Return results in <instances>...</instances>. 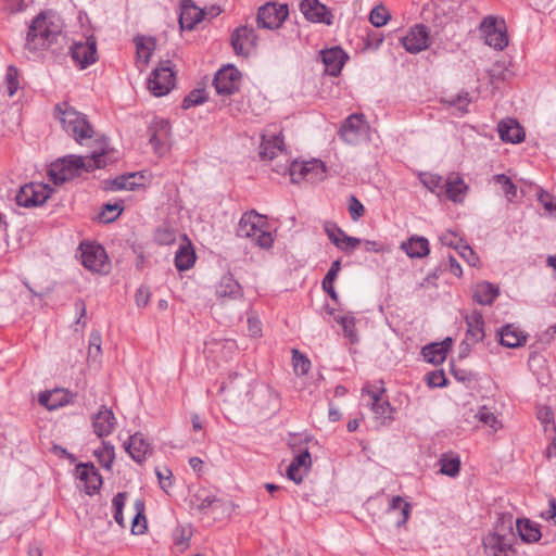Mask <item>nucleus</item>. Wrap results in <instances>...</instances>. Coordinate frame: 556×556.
Masks as SVG:
<instances>
[{"label": "nucleus", "mask_w": 556, "mask_h": 556, "mask_svg": "<svg viewBox=\"0 0 556 556\" xmlns=\"http://www.w3.org/2000/svg\"><path fill=\"white\" fill-rule=\"evenodd\" d=\"M440 241L443 245L454 248L458 250L462 243V239L457 237L453 231H445L440 236Z\"/></svg>", "instance_id": "obj_62"}, {"label": "nucleus", "mask_w": 556, "mask_h": 556, "mask_svg": "<svg viewBox=\"0 0 556 556\" xmlns=\"http://www.w3.org/2000/svg\"><path fill=\"white\" fill-rule=\"evenodd\" d=\"M466 418H467V420H470V418H473L475 420L479 421L483 426L490 427L494 431H496L497 429H500L502 427V424L495 416L494 412L485 405L479 406L476 410L471 409L470 412L467 413Z\"/></svg>", "instance_id": "obj_33"}, {"label": "nucleus", "mask_w": 556, "mask_h": 556, "mask_svg": "<svg viewBox=\"0 0 556 556\" xmlns=\"http://www.w3.org/2000/svg\"><path fill=\"white\" fill-rule=\"evenodd\" d=\"M369 126L363 115H350L340 128V137L349 144H358L368 137Z\"/></svg>", "instance_id": "obj_11"}, {"label": "nucleus", "mask_w": 556, "mask_h": 556, "mask_svg": "<svg viewBox=\"0 0 556 556\" xmlns=\"http://www.w3.org/2000/svg\"><path fill=\"white\" fill-rule=\"evenodd\" d=\"M325 231L329 240L344 252H352L362 243L361 239L348 236L341 228L334 225H327Z\"/></svg>", "instance_id": "obj_21"}, {"label": "nucleus", "mask_w": 556, "mask_h": 556, "mask_svg": "<svg viewBox=\"0 0 556 556\" xmlns=\"http://www.w3.org/2000/svg\"><path fill=\"white\" fill-rule=\"evenodd\" d=\"M94 456L105 469L110 470L115 458L114 446L102 442V446L94 451Z\"/></svg>", "instance_id": "obj_48"}, {"label": "nucleus", "mask_w": 556, "mask_h": 556, "mask_svg": "<svg viewBox=\"0 0 556 556\" xmlns=\"http://www.w3.org/2000/svg\"><path fill=\"white\" fill-rule=\"evenodd\" d=\"M116 422L114 413L106 406H102L100 410L92 416L93 432L99 438L108 437L115 429Z\"/></svg>", "instance_id": "obj_19"}, {"label": "nucleus", "mask_w": 556, "mask_h": 556, "mask_svg": "<svg viewBox=\"0 0 556 556\" xmlns=\"http://www.w3.org/2000/svg\"><path fill=\"white\" fill-rule=\"evenodd\" d=\"M206 100L205 91L195 89L191 91L182 101V109L187 110L192 106L202 104Z\"/></svg>", "instance_id": "obj_56"}, {"label": "nucleus", "mask_w": 556, "mask_h": 556, "mask_svg": "<svg viewBox=\"0 0 556 556\" xmlns=\"http://www.w3.org/2000/svg\"><path fill=\"white\" fill-rule=\"evenodd\" d=\"M71 55L80 68H86L97 61V45L93 39H87L85 42H75L71 47Z\"/></svg>", "instance_id": "obj_16"}, {"label": "nucleus", "mask_w": 556, "mask_h": 556, "mask_svg": "<svg viewBox=\"0 0 556 556\" xmlns=\"http://www.w3.org/2000/svg\"><path fill=\"white\" fill-rule=\"evenodd\" d=\"M492 180L502 187L503 192L509 202L517 197L516 185L505 174H496L492 177Z\"/></svg>", "instance_id": "obj_49"}, {"label": "nucleus", "mask_w": 556, "mask_h": 556, "mask_svg": "<svg viewBox=\"0 0 556 556\" xmlns=\"http://www.w3.org/2000/svg\"><path fill=\"white\" fill-rule=\"evenodd\" d=\"M52 189L41 182H31L20 188L15 195L17 205L24 207H34L42 205L49 198Z\"/></svg>", "instance_id": "obj_10"}, {"label": "nucleus", "mask_w": 556, "mask_h": 556, "mask_svg": "<svg viewBox=\"0 0 556 556\" xmlns=\"http://www.w3.org/2000/svg\"><path fill=\"white\" fill-rule=\"evenodd\" d=\"M468 186L457 174H451L444 184L443 194L454 203H462Z\"/></svg>", "instance_id": "obj_27"}, {"label": "nucleus", "mask_w": 556, "mask_h": 556, "mask_svg": "<svg viewBox=\"0 0 556 556\" xmlns=\"http://www.w3.org/2000/svg\"><path fill=\"white\" fill-rule=\"evenodd\" d=\"M54 116L59 119L65 132L71 135L79 144L92 138L94 131L87 116L68 103L58 104L54 109Z\"/></svg>", "instance_id": "obj_3"}, {"label": "nucleus", "mask_w": 556, "mask_h": 556, "mask_svg": "<svg viewBox=\"0 0 556 556\" xmlns=\"http://www.w3.org/2000/svg\"><path fill=\"white\" fill-rule=\"evenodd\" d=\"M122 212H123V206L121 204L108 203L103 206V210L101 212V218L105 223H110V222H113L114 219H116L121 215Z\"/></svg>", "instance_id": "obj_58"}, {"label": "nucleus", "mask_w": 556, "mask_h": 556, "mask_svg": "<svg viewBox=\"0 0 556 556\" xmlns=\"http://www.w3.org/2000/svg\"><path fill=\"white\" fill-rule=\"evenodd\" d=\"M155 475L157 477L162 490L168 492L169 488H172L173 485V473L170 469H168L167 467H157L155 469Z\"/></svg>", "instance_id": "obj_57"}, {"label": "nucleus", "mask_w": 556, "mask_h": 556, "mask_svg": "<svg viewBox=\"0 0 556 556\" xmlns=\"http://www.w3.org/2000/svg\"><path fill=\"white\" fill-rule=\"evenodd\" d=\"M216 295L219 299L236 300L242 298V288L231 275H225L216 286Z\"/></svg>", "instance_id": "obj_29"}, {"label": "nucleus", "mask_w": 556, "mask_h": 556, "mask_svg": "<svg viewBox=\"0 0 556 556\" xmlns=\"http://www.w3.org/2000/svg\"><path fill=\"white\" fill-rule=\"evenodd\" d=\"M420 182L437 197L443 194L444 185L442 176L432 173H419L418 175Z\"/></svg>", "instance_id": "obj_43"}, {"label": "nucleus", "mask_w": 556, "mask_h": 556, "mask_svg": "<svg viewBox=\"0 0 556 556\" xmlns=\"http://www.w3.org/2000/svg\"><path fill=\"white\" fill-rule=\"evenodd\" d=\"M451 346L452 339L446 338L440 343H430L426 345L421 353L426 362L438 365L444 362Z\"/></svg>", "instance_id": "obj_28"}, {"label": "nucleus", "mask_w": 556, "mask_h": 556, "mask_svg": "<svg viewBox=\"0 0 556 556\" xmlns=\"http://www.w3.org/2000/svg\"><path fill=\"white\" fill-rule=\"evenodd\" d=\"M312 466V458L308 451L299 453L287 468V477L300 484Z\"/></svg>", "instance_id": "obj_20"}, {"label": "nucleus", "mask_w": 556, "mask_h": 556, "mask_svg": "<svg viewBox=\"0 0 556 556\" xmlns=\"http://www.w3.org/2000/svg\"><path fill=\"white\" fill-rule=\"evenodd\" d=\"M136 515L131 521L132 534H142L147 529V519L144 516V503L141 500H137L134 504Z\"/></svg>", "instance_id": "obj_45"}, {"label": "nucleus", "mask_w": 556, "mask_h": 556, "mask_svg": "<svg viewBox=\"0 0 556 556\" xmlns=\"http://www.w3.org/2000/svg\"><path fill=\"white\" fill-rule=\"evenodd\" d=\"M498 135L504 142L519 143L525 140V131L514 118H506L498 123Z\"/></svg>", "instance_id": "obj_24"}, {"label": "nucleus", "mask_w": 556, "mask_h": 556, "mask_svg": "<svg viewBox=\"0 0 556 556\" xmlns=\"http://www.w3.org/2000/svg\"><path fill=\"white\" fill-rule=\"evenodd\" d=\"M76 473L77 478L84 482V489L87 494L92 495L99 491L102 478L93 465L79 464L76 468Z\"/></svg>", "instance_id": "obj_22"}, {"label": "nucleus", "mask_w": 556, "mask_h": 556, "mask_svg": "<svg viewBox=\"0 0 556 556\" xmlns=\"http://www.w3.org/2000/svg\"><path fill=\"white\" fill-rule=\"evenodd\" d=\"M479 29L484 43L489 47L502 51L508 46V36L503 20L486 16L482 20Z\"/></svg>", "instance_id": "obj_7"}, {"label": "nucleus", "mask_w": 556, "mask_h": 556, "mask_svg": "<svg viewBox=\"0 0 556 556\" xmlns=\"http://www.w3.org/2000/svg\"><path fill=\"white\" fill-rule=\"evenodd\" d=\"M429 29L421 24L413 26L401 39L405 50L413 54L426 50L429 47Z\"/></svg>", "instance_id": "obj_15"}, {"label": "nucleus", "mask_w": 556, "mask_h": 556, "mask_svg": "<svg viewBox=\"0 0 556 556\" xmlns=\"http://www.w3.org/2000/svg\"><path fill=\"white\" fill-rule=\"evenodd\" d=\"M391 18V14L388 11V9L382 5H376L369 13V22L375 27H382L384 26Z\"/></svg>", "instance_id": "obj_51"}, {"label": "nucleus", "mask_w": 556, "mask_h": 556, "mask_svg": "<svg viewBox=\"0 0 556 556\" xmlns=\"http://www.w3.org/2000/svg\"><path fill=\"white\" fill-rule=\"evenodd\" d=\"M154 43L151 40L139 39L136 41L138 64L146 66L152 55Z\"/></svg>", "instance_id": "obj_50"}, {"label": "nucleus", "mask_w": 556, "mask_h": 556, "mask_svg": "<svg viewBox=\"0 0 556 556\" xmlns=\"http://www.w3.org/2000/svg\"><path fill=\"white\" fill-rule=\"evenodd\" d=\"M290 179L294 184L303 180L317 184L326 178V166L320 160H312L307 162L294 161L289 166Z\"/></svg>", "instance_id": "obj_5"}, {"label": "nucleus", "mask_w": 556, "mask_h": 556, "mask_svg": "<svg viewBox=\"0 0 556 556\" xmlns=\"http://www.w3.org/2000/svg\"><path fill=\"white\" fill-rule=\"evenodd\" d=\"M483 547L486 556H509L511 552L509 540L497 533H489L483 539Z\"/></svg>", "instance_id": "obj_23"}, {"label": "nucleus", "mask_w": 556, "mask_h": 556, "mask_svg": "<svg viewBox=\"0 0 556 556\" xmlns=\"http://www.w3.org/2000/svg\"><path fill=\"white\" fill-rule=\"evenodd\" d=\"M7 91L10 97H13L20 89V74L16 67L10 65L5 73Z\"/></svg>", "instance_id": "obj_52"}, {"label": "nucleus", "mask_w": 556, "mask_h": 556, "mask_svg": "<svg viewBox=\"0 0 556 556\" xmlns=\"http://www.w3.org/2000/svg\"><path fill=\"white\" fill-rule=\"evenodd\" d=\"M497 334L500 337V343L509 349L522 346L527 341L525 332L511 324L503 326Z\"/></svg>", "instance_id": "obj_26"}, {"label": "nucleus", "mask_w": 556, "mask_h": 556, "mask_svg": "<svg viewBox=\"0 0 556 556\" xmlns=\"http://www.w3.org/2000/svg\"><path fill=\"white\" fill-rule=\"evenodd\" d=\"M241 73L233 66L227 65L220 68L214 77L213 85L220 96H230L239 90Z\"/></svg>", "instance_id": "obj_13"}, {"label": "nucleus", "mask_w": 556, "mask_h": 556, "mask_svg": "<svg viewBox=\"0 0 556 556\" xmlns=\"http://www.w3.org/2000/svg\"><path fill=\"white\" fill-rule=\"evenodd\" d=\"M140 177L137 174H128L122 175L113 179L110 184V188L114 191L117 190H134L137 186L140 185L138 181Z\"/></svg>", "instance_id": "obj_46"}, {"label": "nucleus", "mask_w": 556, "mask_h": 556, "mask_svg": "<svg viewBox=\"0 0 556 556\" xmlns=\"http://www.w3.org/2000/svg\"><path fill=\"white\" fill-rule=\"evenodd\" d=\"M283 141L279 136H273L271 138L263 137L260 155L263 159L273 160L278 153L282 152Z\"/></svg>", "instance_id": "obj_41"}, {"label": "nucleus", "mask_w": 556, "mask_h": 556, "mask_svg": "<svg viewBox=\"0 0 556 556\" xmlns=\"http://www.w3.org/2000/svg\"><path fill=\"white\" fill-rule=\"evenodd\" d=\"M516 529L520 539L526 543L538 542L542 536L540 526L530 519H518Z\"/></svg>", "instance_id": "obj_35"}, {"label": "nucleus", "mask_w": 556, "mask_h": 556, "mask_svg": "<svg viewBox=\"0 0 556 556\" xmlns=\"http://www.w3.org/2000/svg\"><path fill=\"white\" fill-rule=\"evenodd\" d=\"M254 38L253 30L247 27L238 28L231 37V43L237 54H247L248 45Z\"/></svg>", "instance_id": "obj_40"}, {"label": "nucleus", "mask_w": 556, "mask_h": 556, "mask_svg": "<svg viewBox=\"0 0 556 556\" xmlns=\"http://www.w3.org/2000/svg\"><path fill=\"white\" fill-rule=\"evenodd\" d=\"M292 361L294 371L298 375H306L308 372L311 368V362L305 355L301 354L298 350L292 351Z\"/></svg>", "instance_id": "obj_54"}, {"label": "nucleus", "mask_w": 556, "mask_h": 556, "mask_svg": "<svg viewBox=\"0 0 556 556\" xmlns=\"http://www.w3.org/2000/svg\"><path fill=\"white\" fill-rule=\"evenodd\" d=\"M334 320L342 327L343 332L349 340L354 343L357 341L355 332V318L352 314L334 315Z\"/></svg>", "instance_id": "obj_47"}, {"label": "nucleus", "mask_w": 556, "mask_h": 556, "mask_svg": "<svg viewBox=\"0 0 556 556\" xmlns=\"http://www.w3.org/2000/svg\"><path fill=\"white\" fill-rule=\"evenodd\" d=\"M108 149V142L101 140L99 149L90 155L78 156L67 155L52 163L49 168V176L55 184H62L79 176L83 172H90L106 165L104 154Z\"/></svg>", "instance_id": "obj_2"}, {"label": "nucleus", "mask_w": 556, "mask_h": 556, "mask_svg": "<svg viewBox=\"0 0 556 556\" xmlns=\"http://www.w3.org/2000/svg\"><path fill=\"white\" fill-rule=\"evenodd\" d=\"M150 143L156 154L163 155L167 151L170 135V125L164 118H154L149 127Z\"/></svg>", "instance_id": "obj_14"}, {"label": "nucleus", "mask_w": 556, "mask_h": 556, "mask_svg": "<svg viewBox=\"0 0 556 556\" xmlns=\"http://www.w3.org/2000/svg\"><path fill=\"white\" fill-rule=\"evenodd\" d=\"M459 255L470 265L476 266L479 262V257L477 256L476 252L466 244H460L459 249L457 250Z\"/></svg>", "instance_id": "obj_63"}, {"label": "nucleus", "mask_w": 556, "mask_h": 556, "mask_svg": "<svg viewBox=\"0 0 556 556\" xmlns=\"http://www.w3.org/2000/svg\"><path fill=\"white\" fill-rule=\"evenodd\" d=\"M288 15L289 9L287 4L267 3L258 10L257 25L266 29H277Z\"/></svg>", "instance_id": "obj_12"}, {"label": "nucleus", "mask_w": 556, "mask_h": 556, "mask_svg": "<svg viewBox=\"0 0 556 556\" xmlns=\"http://www.w3.org/2000/svg\"><path fill=\"white\" fill-rule=\"evenodd\" d=\"M126 502V493L119 492L112 500V506L114 509V520L122 527L125 528V520L123 516V508Z\"/></svg>", "instance_id": "obj_53"}, {"label": "nucleus", "mask_w": 556, "mask_h": 556, "mask_svg": "<svg viewBox=\"0 0 556 556\" xmlns=\"http://www.w3.org/2000/svg\"><path fill=\"white\" fill-rule=\"evenodd\" d=\"M388 513L390 515L399 514L400 518L396 520V526L401 527L407 521L409 517L410 505L401 496H393L390 501Z\"/></svg>", "instance_id": "obj_42"}, {"label": "nucleus", "mask_w": 556, "mask_h": 556, "mask_svg": "<svg viewBox=\"0 0 556 556\" xmlns=\"http://www.w3.org/2000/svg\"><path fill=\"white\" fill-rule=\"evenodd\" d=\"M301 12L306 20L314 23L332 24V15L318 0H302L300 4Z\"/></svg>", "instance_id": "obj_17"}, {"label": "nucleus", "mask_w": 556, "mask_h": 556, "mask_svg": "<svg viewBox=\"0 0 556 556\" xmlns=\"http://www.w3.org/2000/svg\"><path fill=\"white\" fill-rule=\"evenodd\" d=\"M349 212H350L351 218L354 222H357L365 213L364 205L354 195H351L349 199Z\"/></svg>", "instance_id": "obj_60"}, {"label": "nucleus", "mask_w": 556, "mask_h": 556, "mask_svg": "<svg viewBox=\"0 0 556 556\" xmlns=\"http://www.w3.org/2000/svg\"><path fill=\"white\" fill-rule=\"evenodd\" d=\"M237 236L250 239L262 249H269L274 242L265 217L254 211L247 212L241 216L237 228Z\"/></svg>", "instance_id": "obj_4"}, {"label": "nucleus", "mask_w": 556, "mask_h": 556, "mask_svg": "<svg viewBox=\"0 0 556 556\" xmlns=\"http://www.w3.org/2000/svg\"><path fill=\"white\" fill-rule=\"evenodd\" d=\"M148 89L155 97H163L175 87V73L169 60L162 61L148 78Z\"/></svg>", "instance_id": "obj_6"}, {"label": "nucleus", "mask_w": 556, "mask_h": 556, "mask_svg": "<svg viewBox=\"0 0 556 556\" xmlns=\"http://www.w3.org/2000/svg\"><path fill=\"white\" fill-rule=\"evenodd\" d=\"M63 21L56 12H40L28 27L25 48L33 53L49 49L63 38Z\"/></svg>", "instance_id": "obj_1"}, {"label": "nucleus", "mask_w": 556, "mask_h": 556, "mask_svg": "<svg viewBox=\"0 0 556 556\" xmlns=\"http://www.w3.org/2000/svg\"><path fill=\"white\" fill-rule=\"evenodd\" d=\"M340 269H341V261L340 260L333 261L331 263V266H330L328 273L326 274V276L323 279V282H326L328 285L334 283L337 277L340 273Z\"/></svg>", "instance_id": "obj_64"}, {"label": "nucleus", "mask_w": 556, "mask_h": 556, "mask_svg": "<svg viewBox=\"0 0 556 556\" xmlns=\"http://www.w3.org/2000/svg\"><path fill=\"white\" fill-rule=\"evenodd\" d=\"M465 321L467 325L466 338L470 340L471 343H478L482 341L484 338L483 331V317L482 314L478 311H473L470 314L465 316Z\"/></svg>", "instance_id": "obj_30"}, {"label": "nucleus", "mask_w": 556, "mask_h": 556, "mask_svg": "<svg viewBox=\"0 0 556 556\" xmlns=\"http://www.w3.org/2000/svg\"><path fill=\"white\" fill-rule=\"evenodd\" d=\"M321 59L325 65V72L331 76H337L341 73L346 54L341 48L336 47L323 51Z\"/></svg>", "instance_id": "obj_25"}, {"label": "nucleus", "mask_w": 556, "mask_h": 556, "mask_svg": "<svg viewBox=\"0 0 556 556\" xmlns=\"http://www.w3.org/2000/svg\"><path fill=\"white\" fill-rule=\"evenodd\" d=\"M383 392L382 382H380V386H366L362 390L363 401L371 407L376 417L382 419L384 424L386 420H392L393 408L389 401L383 399Z\"/></svg>", "instance_id": "obj_9"}, {"label": "nucleus", "mask_w": 556, "mask_h": 556, "mask_svg": "<svg viewBox=\"0 0 556 556\" xmlns=\"http://www.w3.org/2000/svg\"><path fill=\"white\" fill-rule=\"evenodd\" d=\"M426 380L428 386L432 388H442L446 386L447 382L443 370H434L429 372Z\"/></svg>", "instance_id": "obj_61"}, {"label": "nucleus", "mask_w": 556, "mask_h": 556, "mask_svg": "<svg viewBox=\"0 0 556 556\" xmlns=\"http://www.w3.org/2000/svg\"><path fill=\"white\" fill-rule=\"evenodd\" d=\"M219 391L222 393L228 392L230 395L241 396V394L249 392V382L238 372H233L222 383Z\"/></svg>", "instance_id": "obj_36"}, {"label": "nucleus", "mask_w": 556, "mask_h": 556, "mask_svg": "<svg viewBox=\"0 0 556 556\" xmlns=\"http://www.w3.org/2000/svg\"><path fill=\"white\" fill-rule=\"evenodd\" d=\"M203 11L191 3H184L179 15L181 29L191 30L202 18Z\"/></svg>", "instance_id": "obj_34"}, {"label": "nucleus", "mask_w": 556, "mask_h": 556, "mask_svg": "<svg viewBox=\"0 0 556 556\" xmlns=\"http://www.w3.org/2000/svg\"><path fill=\"white\" fill-rule=\"evenodd\" d=\"M440 466V473L455 478L459 475L460 470V458L455 453H443L438 460Z\"/></svg>", "instance_id": "obj_39"}, {"label": "nucleus", "mask_w": 556, "mask_h": 556, "mask_svg": "<svg viewBox=\"0 0 556 556\" xmlns=\"http://www.w3.org/2000/svg\"><path fill=\"white\" fill-rule=\"evenodd\" d=\"M39 403L50 410L56 409L70 403V394L63 390H53L39 394Z\"/></svg>", "instance_id": "obj_37"}, {"label": "nucleus", "mask_w": 556, "mask_h": 556, "mask_svg": "<svg viewBox=\"0 0 556 556\" xmlns=\"http://www.w3.org/2000/svg\"><path fill=\"white\" fill-rule=\"evenodd\" d=\"M195 262V253L190 242L181 244L175 253V266L179 271L190 269Z\"/></svg>", "instance_id": "obj_38"}, {"label": "nucleus", "mask_w": 556, "mask_h": 556, "mask_svg": "<svg viewBox=\"0 0 556 556\" xmlns=\"http://www.w3.org/2000/svg\"><path fill=\"white\" fill-rule=\"evenodd\" d=\"M101 334L98 330H93L89 337V346H88V357L89 358H98L101 354Z\"/></svg>", "instance_id": "obj_55"}, {"label": "nucleus", "mask_w": 556, "mask_h": 556, "mask_svg": "<svg viewBox=\"0 0 556 556\" xmlns=\"http://www.w3.org/2000/svg\"><path fill=\"white\" fill-rule=\"evenodd\" d=\"M124 447L129 456L138 464L144 462L152 453L150 443L143 438V434L139 432L130 435L124 443Z\"/></svg>", "instance_id": "obj_18"}, {"label": "nucleus", "mask_w": 556, "mask_h": 556, "mask_svg": "<svg viewBox=\"0 0 556 556\" xmlns=\"http://www.w3.org/2000/svg\"><path fill=\"white\" fill-rule=\"evenodd\" d=\"M538 200L548 213L556 216V202H554V197L551 193L540 189L538 191Z\"/></svg>", "instance_id": "obj_59"}, {"label": "nucleus", "mask_w": 556, "mask_h": 556, "mask_svg": "<svg viewBox=\"0 0 556 556\" xmlns=\"http://www.w3.org/2000/svg\"><path fill=\"white\" fill-rule=\"evenodd\" d=\"M81 264L90 271L105 274L110 263L105 250L97 243L81 242L79 244Z\"/></svg>", "instance_id": "obj_8"}, {"label": "nucleus", "mask_w": 556, "mask_h": 556, "mask_svg": "<svg viewBox=\"0 0 556 556\" xmlns=\"http://www.w3.org/2000/svg\"><path fill=\"white\" fill-rule=\"evenodd\" d=\"M401 249L412 258H421L429 254V241L425 237L413 236L401 244Z\"/></svg>", "instance_id": "obj_32"}, {"label": "nucleus", "mask_w": 556, "mask_h": 556, "mask_svg": "<svg viewBox=\"0 0 556 556\" xmlns=\"http://www.w3.org/2000/svg\"><path fill=\"white\" fill-rule=\"evenodd\" d=\"M490 83L497 88V84L508 80L513 73L504 62H495L488 71Z\"/></svg>", "instance_id": "obj_44"}, {"label": "nucleus", "mask_w": 556, "mask_h": 556, "mask_svg": "<svg viewBox=\"0 0 556 556\" xmlns=\"http://www.w3.org/2000/svg\"><path fill=\"white\" fill-rule=\"evenodd\" d=\"M498 295V287L489 281L478 282L473 287V300L480 305H492Z\"/></svg>", "instance_id": "obj_31"}]
</instances>
